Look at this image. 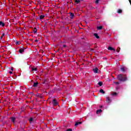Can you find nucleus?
I'll list each match as a JSON object with an SVG mask.
<instances>
[{
    "label": "nucleus",
    "mask_w": 131,
    "mask_h": 131,
    "mask_svg": "<svg viewBox=\"0 0 131 131\" xmlns=\"http://www.w3.org/2000/svg\"><path fill=\"white\" fill-rule=\"evenodd\" d=\"M117 78L118 79V80H119L120 81H126V80H127V78L126 77V76H122V74H120L118 75L117 76Z\"/></svg>",
    "instance_id": "nucleus-1"
},
{
    "label": "nucleus",
    "mask_w": 131,
    "mask_h": 131,
    "mask_svg": "<svg viewBox=\"0 0 131 131\" xmlns=\"http://www.w3.org/2000/svg\"><path fill=\"white\" fill-rule=\"evenodd\" d=\"M52 103L53 106H57V105H58V101H57V99H53L52 100Z\"/></svg>",
    "instance_id": "nucleus-2"
},
{
    "label": "nucleus",
    "mask_w": 131,
    "mask_h": 131,
    "mask_svg": "<svg viewBox=\"0 0 131 131\" xmlns=\"http://www.w3.org/2000/svg\"><path fill=\"white\" fill-rule=\"evenodd\" d=\"M26 50V48L21 47L20 49L18 50V52L20 53V54H22L24 52V50Z\"/></svg>",
    "instance_id": "nucleus-3"
},
{
    "label": "nucleus",
    "mask_w": 131,
    "mask_h": 131,
    "mask_svg": "<svg viewBox=\"0 0 131 131\" xmlns=\"http://www.w3.org/2000/svg\"><path fill=\"white\" fill-rule=\"evenodd\" d=\"M19 123L20 124V127H21L22 129H24L25 126V122H20Z\"/></svg>",
    "instance_id": "nucleus-4"
},
{
    "label": "nucleus",
    "mask_w": 131,
    "mask_h": 131,
    "mask_svg": "<svg viewBox=\"0 0 131 131\" xmlns=\"http://www.w3.org/2000/svg\"><path fill=\"white\" fill-rule=\"evenodd\" d=\"M10 120L13 122V123L15 124V121H16V118L15 117H11L10 118Z\"/></svg>",
    "instance_id": "nucleus-5"
},
{
    "label": "nucleus",
    "mask_w": 131,
    "mask_h": 131,
    "mask_svg": "<svg viewBox=\"0 0 131 131\" xmlns=\"http://www.w3.org/2000/svg\"><path fill=\"white\" fill-rule=\"evenodd\" d=\"M107 50H108V51H114V52H115L116 51L115 48H113L112 47H108Z\"/></svg>",
    "instance_id": "nucleus-6"
},
{
    "label": "nucleus",
    "mask_w": 131,
    "mask_h": 131,
    "mask_svg": "<svg viewBox=\"0 0 131 131\" xmlns=\"http://www.w3.org/2000/svg\"><path fill=\"white\" fill-rule=\"evenodd\" d=\"M36 96V97H38V98H40V99H42L43 98V96H42L41 94L38 93H37Z\"/></svg>",
    "instance_id": "nucleus-7"
},
{
    "label": "nucleus",
    "mask_w": 131,
    "mask_h": 131,
    "mask_svg": "<svg viewBox=\"0 0 131 131\" xmlns=\"http://www.w3.org/2000/svg\"><path fill=\"white\" fill-rule=\"evenodd\" d=\"M38 85V82H34L33 85V88H36Z\"/></svg>",
    "instance_id": "nucleus-8"
},
{
    "label": "nucleus",
    "mask_w": 131,
    "mask_h": 131,
    "mask_svg": "<svg viewBox=\"0 0 131 131\" xmlns=\"http://www.w3.org/2000/svg\"><path fill=\"white\" fill-rule=\"evenodd\" d=\"M106 102H107V103H111V102H112L111 99L110 98H109L108 97H106Z\"/></svg>",
    "instance_id": "nucleus-9"
},
{
    "label": "nucleus",
    "mask_w": 131,
    "mask_h": 131,
    "mask_svg": "<svg viewBox=\"0 0 131 131\" xmlns=\"http://www.w3.org/2000/svg\"><path fill=\"white\" fill-rule=\"evenodd\" d=\"M5 25H6V24L3 22L2 21H0V26H2V27H5Z\"/></svg>",
    "instance_id": "nucleus-10"
},
{
    "label": "nucleus",
    "mask_w": 131,
    "mask_h": 131,
    "mask_svg": "<svg viewBox=\"0 0 131 131\" xmlns=\"http://www.w3.org/2000/svg\"><path fill=\"white\" fill-rule=\"evenodd\" d=\"M93 71L94 73H98V71H99V69H98V68H95L94 69H93Z\"/></svg>",
    "instance_id": "nucleus-11"
},
{
    "label": "nucleus",
    "mask_w": 131,
    "mask_h": 131,
    "mask_svg": "<svg viewBox=\"0 0 131 131\" xmlns=\"http://www.w3.org/2000/svg\"><path fill=\"white\" fill-rule=\"evenodd\" d=\"M81 123H82V122H76L75 126H77V125H79V124H81Z\"/></svg>",
    "instance_id": "nucleus-12"
},
{
    "label": "nucleus",
    "mask_w": 131,
    "mask_h": 131,
    "mask_svg": "<svg viewBox=\"0 0 131 131\" xmlns=\"http://www.w3.org/2000/svg\"><path fill=\"white\" fill-rule=\"evenodd\" d=\"M70 16L71 19H73V18L74 17V14L73 13H71Z\"/></svg>",
    "instance_id": "nucleus-13"
},
{
    "label": "nucleus",
    "mask_w": 131,
    "mask_h": 131,
    "mask_svg": "<svg viewBox=\"0 0 131 131\" xmlns=\"http://www.w3.org/2000/svg\"><path fill=\"white\" fill-rule=\"evenodd\" d=\"M94 36H95V37H96L97 39L100 38V36H99V35H98V34L97 33H94Z\"/></svg>",
    "instance_id": "nucleus-14"
},
{
    "label": "nucleus",
    "mask_w": 131,
    "mask_h": 131,
    "mask_svg": "<svg viewBox=\"0 0 131 131\" xmlns=\"http://www.w3.org/2000/svg\"><path fill=\"white\" fill-rule=\"evenodd\" d=\"M117 13L118 14H121L122 13V10L118 9V11H117Z\"/></svg>",
    "instance_id": "nucleus-15"
},
{
    "label": "nucleus",
    "mask_w": 131,
    "mask_h": 131,
    "mask_svg": "<svg viewBox=\"0 0 131 131\" xmlns=\"http://www.w3.org/2000/svg\"><path fill=\"white\" fill-rule=\"evenodd\" d=\"M101 112H102V110H98L96 111V114H99V113H101Z\"/></svg>",
    "instance_id": "nucleus-16"
},
{
    "label": "nucleus",
    "mask_w": 131,
    "mask_h": 131,
    "mask_svg": "<svg viewBox=\"0 0 131 131\" xmlns=\"http://www.w3.org/2000/svg\"><path fill=\"white\" fill-rule=\"evenodd\" d=\"M34 33L35 34L36 33H37V29H36V28H34L33 30Z\"/></svg>",
    "instance_id": "nucleus-17"
},
{
    "label": "nucleus",
    "mask_w": 131,
    "mask_h": 131,
    "mask_svg": "<svg viewBox=\"0 0 131 131\" xmlns=\"http://www.w3.org/2000/svg\"><path fill=\"white\" fill-rule=\"evenodd\" d=\"M121 71H122V72H125V69L124 68V67L121 68Z\"/></svg>",
    "instance_id": "nucleus-18"
},
{
    "label": "nucleus",
    "mask_w": 131,
    "mask_h": 131,
    "mask_svg": "<svg viewBox=\"0 0 131 131\" xmlns=\"http://www.w3.org/2000/svg\"><path fill=\"white\" fill-rule=\"evenodd\" d=\"M102 29H103V26H98V27H97L98 30H101Z\"/></svg>",
    "instance_id": "nucleus-19"
},
{
    "label": "nucleus",
    "mask_w": 131,
    "mask_h": 131,
    "mask_svg": "<svg viewBox=\"0 0 131 131\" xmlns=\"http://www.w3.org/2000/svg\"><path fill=\"white\" fill-rule=\"evenodd\" d=\"M99 93H101V94H105V91H104V90L101 89V90L99 91Z\"/></svg>",
    "instance_id": "nucleus-20"
},
{
    "label": "nucleus",
    "mask_w": 131,
    "mask_h": 131,
    "mask_svg": "<svg viewBox=\"0 0 131 131\" xmlns=\"http://www.w3.org/2000/svg\"><path fill=\"white\" fill-rule=\"evenodd\" d=\"M98 84L99 85V86H102L103 85V82H99Z\"/></svg>",
    "instance_id": "nucleus-21"
},
{
    "label": "nucleus",
    "mask_w": 131,
    "mask_h": 131,
    "mask_svg": "<svg viewBox=\"0 0 131 131\" xmlns=\"http://www.w3.org/2000/svg\"><path fill=\"white\" fill-rule=\"evenodd\" d=\"M33 120V118L32 117L30 118V119H29V121L30 122H31Z\"/></svg>",
    "instance_id": "nucleus-22"
},
{
    "label": "nucleus",
    "mask_w": 131,
    "mask_h": 131,
    "mask_svg": "<svg viewBox=\"0 0 131 131\" xmlns=\"http://www.w3.org/2000/svg\"><path fill=\"white\" fill-rule=\"evenodd\" d=\"M43 18H45V15H41L40 16V20L42 19Z\"/></svg>",
    "instance_id": "nucleus-23"
},
{
    "label": "nucleus",
    "mask_w": 131,
    "mask_h": 131,
    "mask_svg": "<svg viewBox=\"0 0 131 131\" xmlns=\"http://www.w3.org/2000/svg\"><path fill=\"white\" fill-rule=\"evenodd\" d=\"M21 43V42H20V41H17L16 42H15V45H20Z\"/></svg>",
    "instance_id": "nucleus-24"
},
{
    "label": "nucleus",
    "mask_w": 131,
    "mask_h": 131,
    "mask_svg": "<svg viewBox=\"0 0 131 131\" xmlns=\"http://www.w3.org/2000/svg\"><path fill=\"white\" fill-rule=\"evenodd\" d=\"M32 70V71H36L37 70V68H33Z\"/></svg>",
    "instance_id": "nucleus-25"
},
{
    "label": "nucleus",
    "mask_w": 131,
    "mask_h": 131,
    "mask_svg": "<svg viewBox=\"0 0 131 131\" xmlns=\"http://www.w3.org/2000/svg\"><path fill=\"white\" fill-rule=\"evenodd\" d=\"M117 52L118 53H119L120 52V48H118L117 49Z\"/></svg>",
    "instance_id": "nucleus-26"
},
{
    "label": "nucleus",
    "mask_w": 131,
    "mask_h": 131,
    "mask_svg": "<svg viewBox=\"0 0 131 131\" xmlns=\"http://www.w3.org/2000/svg\"><path fill=\"white\" fill-rule=\"evenodd\" d=\"M5 35V33H3L2 36L1 37V39H3V37H4Z\"/></svg>",
    "instance_id": "nucleus-27"
},
{
    "label": "nucleus",
    "mask_w": 131,
    "mask_h": 131,
    "mask_svg": "<svg viewBox=\"0 0 131 131\" xmlns=\"http://www.w3.org/2000/svg\"><path fill=\"white\" fill-rule=\"evenodd\" d=\"M80 2V1L79 0H75V3H76V4H78Z\"/></svg>",
    "instance_id": "nucleus-28"
},
{
    "label": "nucleus",
    "mask_w": 131,
    "mask_h": 131,
    "mask_svg": "<svg viewBox=\"0 0 131 131\" xmlns=\"http://www.w3.org/2000/svg\"><path fill=\"white\" fill-rule=\"evenodd\" d=\"M112 95H113V96H117V93L115 92V93H114L112 94Z\"/></svg>",
    "instance_id": "nucleus-29"
},
{
    "label": "nucleus",
    "mask_w": 131,
    "mask_h": 131,
    "mask_svg": "<svg viewBox=\"0 0 131 131\" xmlns=\"http://www.w3.org/2000/svg\"><path fill=\"white\" fill-rule=\"evenodd\" d=\"M99 1H100V0H96L95 2V4H96V5H98V4H99Z\"/></svg>",
    "instance_id": "nucleus-30"
},
{
    "label": "nucleus",
    "mask_w": 131,
    "mask_h": 131,
    "mask_svg": "<svg viewBox=\"0 0 131 131\" xmlns=\"http://www.w3.org/2000/svg\"><path fill=\"white\" fill-rule=\"evenodd\" d=\"M114 83H115V84H119V82H114Z\"/></svg>",
    "instance_id": "nucleus-31"
},
{
    "label": "nucleus",
    "mask_w": 131,
    "mask_h": 131,
    "mask_svg": "<svg viewBox=\"0 0 131 131\" xmlns=\"http://www.w3.org/2000/svg\"><path fill=\"white\" fill-rule=\"evenodd\" d=\"M67 131H72V129L71 128H69L67 130Z\"/></svg>",
    "instance_id": "nucleus-32"
},
{
    "label": "nucleus",
    "mask_w": 131,
    "mask_h": 131,
    "mask_svg": "<svg viewBox=\"0 0 131 131\" xmlns=\"http://www.w3.org/2000/svg\"><path fill=\"white\" fill-rule=\"evenodd\" d=\"M9 73H10V74H13V72L10 71V72H9Z\"/></svg>",
    "instance_id": "nucleus-33"
},
{
    "label": "nucleus",
    "mask_w": 131,
    "mask_h": 131,
    "mask_svg": "<svg viewBox=\"0 0 131 131\" xmlns=\"http://www.w3.org/2000/svg\"><path fill=\"white\" fill-rule=\"evenodd\" d=\"M66 47H67V46L66 45H63V48H66Z\"/></svg>",
    "instance_id": "nucleus-34"
},
{
    "label": "nucleus",
    "mask_w": 131,
    "mask_h": 131,
    "mask_svg": "<svg viewBox=\"0 0 131 131\" xmlns=\"http://www.w3.org/2000/svg\"><path fill=\"white\" fill-rule=\"evenodd\" d=\"M12 71H14V68L13 67L11 68Z\"/></svg>",
    "instance_id": "nucleus-35"
},
{
    "label": "nucleus",
    "mask_w": 131,
    "mask_h": 131,
    "mask_svg": "<svg viewBox=\"0 0 131 131\" xmlns=\"http://www.w3.org/2000/svg\"><path fill=\"white\" fill-rule=\"evenodd\" d=\"M35 41L36 42H37V41H38V40L36 39V40H35Z\"/></svg>",
    "instance_id": "nucleus-36"
},
{
    "label": "nucleus",
    "mask_w": 131,
    "mask_h": 131,
    "mask_svg": "<svg viewBox=\"0 0 131 131\" xmlns=\"http://www.w3.org/2000/svg\"><path fill=\"white\" fill-rule=\"evenodd\" d=\"M46 80H45L44 81V82H43V84H45V83H46Z\"/></svg>",
    "instance_id": "nucleus-37"
},
{
    "label": "nucleus",
    "mask_w": 131,
    "mask_h": 131,
    "mask_svg": "<svg viewBox=\"0 0 131 131\" xmlns=\"http://www.w3.org/2000/svg\"><path fill=\"white\" fill-rule=\"evenodd\" d=\"M90 50L91 51H94V49H91Z\"/></svg>",
    "instance_id": "nucleus-38"
},
{
    "label": "nucleus",
    "mask_w": 131,
    "mask_h": 131,
    "mask_svg": "<svg viewBox=\"0 0 131 131\" xmlns=\"http://www.w3.org/2000/svg\"><path fill=\"white\" fill-rule=\"evenodd\" d=\"M102 107H103V106H102V105L100 106V108H102Z\"/></svg>",
    "instance_id": "nucleus-39"
},
{
    "label": "nucleus",
    "mask_w": 131,
    "mask_h": 131,
    "mask_svg": "<svg viewBox=\"0 0 131 131\" xmlns=\"http://www.w3.org/2000/svg\"><path fill=\"white\" fill-rule=\"evenodd\" d=\"M95 48H97V47H96V46H95Z\"/></svg>",
    "instance_id": "nucleus-40"
}]
</instances>
